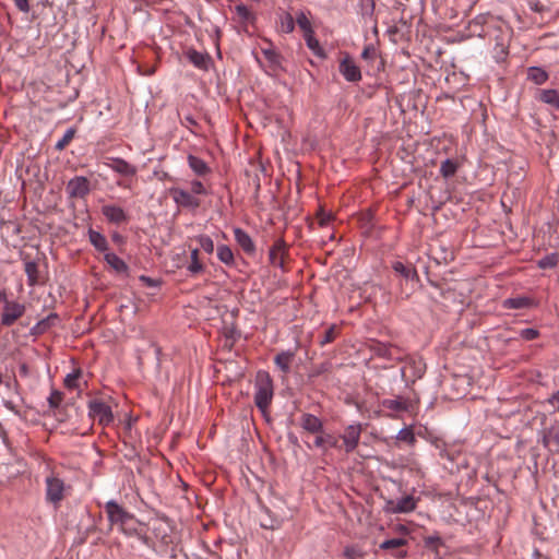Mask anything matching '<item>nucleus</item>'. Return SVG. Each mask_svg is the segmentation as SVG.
I'll use <instances>...</instances> for the list:
<instances>
[{
  "label": "nucleus",
  "mask_w": 559,
  "mask_h": 559,
  "mask_svg": "<svg viewBox=\"0 0 559 559\" xmlns=\"http://www.w3.org/2000/svg\"><path fill=\"white\" fill-rule=\"evenodd\" d=\"M197 241L206 253H212L214 251V242L210 236L201 235L197 237Z\"/></svg>",
  "instance_id": "49530a36"
},
{
  "label": "nucleus",
  "mask_w": 559,
  "mask_h": 559,
  "mask_svg": "<svg viewBox=\"0 0 559 559\" xmlns=\"http://www.w3.org/2000/svg\"><path fill=\"white\" fill-rule=\"evenodd\" d=\"M559 262V258H558V254L557 253H550V254H547L546 257L542 258L538 262H537V265L539 269H552L555 266H557Z\"/></svg>",
  "instance_id": "4c0bfd02"
},
{
  "label": "nucleus",
  "mask_w": 559,
  "mask_h": 559,
  "mask_svg": "<svg viewBox=\"0 0 559 559\" xmlns=\"http://www.w3.org/2000/svg\"><path fill=\"white\" fill-rule=\"evenodd\" d=\"M338 70L347 82L355 83L361 80V71L359 67L348 56L342 59Z\"/></svg>",
  "instance_id": "1a4fd4ad"
},
{
  "label": "nucleus",
  "mask_w": 559,
  "mask_h": 559,
  "mask_svg": "<svg viewBox=\"0 0 559 559\" xmlns=\"http://www.w3.org/2000/svg\"><path fill=\"white\" fill-rule=\"evenodd\" d=\"M3 404H4V406H5L9 411H11V412H13V413H15V414H17V413H19V411H17V406H16L12 401H4V402H3Z\"/></svg>",
  "instance_id": "6e6d98bb"
},
{
  "label": "nucleus",
  "mask_w": 559,
  "mask_h": 559,
  "mask_svg": "<svg viewBox=\"0 0 559 559\" xmlns=\"http://www.w3.org/2000/svg\"><path fill=\"white\" fill-rule=\"evenodd\" d=\"M142 280L150 282V278H146L145 276H142Z\"/></svg>",
  "instance_id": "338daca9"
},
{
  "label": "nucleus",
  "mask_w": 559,
  "mask_h": 559,
  "mask_svg": "<svg viewBox=\"0 0 559 559\" xmlns=\"http://www.w3.org/2000/svg\"><path fill=\"white\" fill-rule=\"evenodd\" d=\"M288 438L292 442L297 443V437L289 435Z\"/></svg>",
  "instance_id": "680f3d73"
},
{
  "label": "nucleus",
  "mask_w": 559,
  "mask_h": 559,
  "mask_svg": "<svg viewBox=\"0 0 559 559\" xmlns=\"http://www.w3.org/2000/svg\"><path fill=\"white\" fill-rule=\"evenodd\" d=\"M114 240H120V236L118 234L114 235Z\"/></svg>",
  "instance_id": "0e129e2a"
},
{
  "label": "nucleus",
  "mask_w": 559,
  "mask_h": 559,
  "mask_svg": "<svg viewBox=\"0 0 559 559\" xmlns=\"http://www.w3.org/2000/svg\"><path fill=\"white\" fill-rule=\"evenodd\" d=\"M417 502L412 495H407L397 500H388L385 511L389 513H408L416 509Z\"/></svg>",
  "instance_id": "0eeeda50"
},
{
  "label": "nucleus",
  "mask_w": 559,
  "mask_h": 559,
  "mask_svg": "<svg viewBox=\"0 0 559 559\" xmlns=\"http://www.w3.org/2000/svg\"><path fill=\"white\" fill-rule=\"evenodd\" d=\"M88 240L96 250L104 253L108 252V241L102 233L90 228Z\"/></svg>",
  "instance_id": "4be33fe9"
},
{
  "label": "nucleus",
  "mask_w": 559,
  "mask_h": 559,
  "mask_svg": "<svg viewBox=\"0 0 559 559\" xmlns=\"http://www.w3.org/2000/svg\"><path fill=\"white\" fill-rule=\"evenodd\" d=\"M538 99L552 108L559 110V91L549 88V90H540L538 94Z\"/></svg>",
  "instance_id": "5701e85b"
},
{
  "label": "nucleus",
  "mask_w": 559,
  "mask_h": 559,
  "mask_svg": "<svg viewBox=\"0 0 559 559\" xmlns=\"http://www.w3.org/2000/svg\"><path fill=\"white\" fill-rule=\"evenodd\" d=\"M274 396L273 380L269 372L260 370L254 380V404L265 415Z\"/></svg>",
  "instance_id": "f257e3e1"
},
{
  "label": "nucleus",
  "mask_w": 559,
  "mask_h": 559,
  "mask_svg": "<svg viewBox=\"0 0 559 559\" xmlns=\"http://www.w3.org/2000/svg\"><path fill=\"white\" fill-rule=\"evenodd\" d=\"M64 483L62 479L48 476L46 478V498L49 502L58 504L63 499Z\"/></svg>",
  "instance_id": "6e6552de"
},
{
  "label": "nucleus",
  "mask_w": 559,
  "mask_h": 559,
  "mask_svg": "<svg viewBox=\"0 0 559 559\" xmlns=\"http://www.w3.org/2000/svg\"><path fill=\"white\" fill-rule=\"evenodd\" d=\"M74 134L75 130L73 128L67 129L62 138L57 141L55 145L56 150L62 151L72 141Z\"/></svg>",
  "instance_id": "ea45409f"
},
{
  "label": "nucleus",
  "mask_w": 559,
  "mask_h": 559,
  "mask_svg": "<svg viewBox=\"0 0 559 559\" xmlns=\"http://www.w3.org/2000/svg\"><path fill=\"white\" fill-rule=\"evenodd\" d=\"M13 385L15 386V385H16V383L14 382V383H13ZM7 386H8V388H11V386H12V383L8 382V383H7Z\"/></svg>",
  "instance_id": "69168bd1"
},
{
  "label": "nucleus",
  "mask_w": 559,
  "mask_h": 559,
  "mask_svg": "<svg viewBox=\"0 0 559 559\" xmlns=\"http://www.w3.org/2000/svg\"><path fill=\"white\" fill-rule=\"evenodd\" d=\"M405 555H406V551H400V552L397 554V557H399V558H403V557H405Z\"/></svg>",
  "instance_id": "e2e57ef3"
},
{
  "label": "nucleus",
  "mask_w": 559,
  "mask_h": 559,
  "mask_svg": "<svg viewBox=\"0 0 559 559\" xmlns=\"http://www.w3.org/2000/svg\"><path fill=\"white\" fill-rule=\"evenodd\" d=\"M234 236L236 242L247 254H253L255 252V246L250 235L241 228L234 229Z\"/></svg>",
  "instance_id": "a211bd4d"
},
{
  "label": "nucleus",
  "mask_w": 559,
  "mask_h": 559,
  "mask_svg": "<svg viewBox=\"0 0 559 559\" xmlns=\"http://www.w3.org/2000/svg\"><path fill=\"white\" fill-rule=\"evenodd\" d=\"M369 53H370V48H369V47H367V48H365V49L362 50V52H361V57H362L364 59H367V58H369Z\"/></svg>",
  "instance_id": "052dcab7"
},
{
  "label": "nucleus",
  "mask_w": 559,
  "mask_h": 559,
  "mask_svg": "<svg viewBox=\"0 0 559 559\" xmlns=\"http://www.w3.org/2000/svg\"><path fill=\"white\" fill-rule=\"evenodd\" d=\"M335 338V326H330L324 331L322 338L320 340V344L323 346L328 343H331Z\"/></svg>",
  "instance_id": "8fccbe9b"
},
{
  "label": "nucleus",
  "mask_w": 559,
  "mask_h": 559,
  "mask_svg": "<svg viewBox=\"0 0 559 559\" xmlns=\"http://www.w3.org/2000/svg\"><path fill=\"white\" fill-rule=\"evenodd\" d=\"M105 510L111 525H119L120 530L127 535H133L136 532L138 521L134 515L115 500L107 501Z\"/></svg>",
  "instance_id": "f03ea898"
},
{
  "label": "nucleus",
  "mask_w": 559,
  "mask_h": 559,
  "mask_svg": "<svg viewBox=\"0 0 559 559\" xmlns=\"http://www.w3.org/2000/svg\"><path fill=\"white\" fill-rule=\"evenodd\" d=\"M520 336L525 341H533L539 336V332L536 329L527 328L520 331Z\"/></svg>",
  "instance_id": "09e8293b"
},
{
  "label": "nucleus",
  "mask_w": 559,
  "mask_h": 559,
  "mask_svg": "<svg viewBox=\"0 0 559 559\" xmlns=\"http://www.w3.org/2000/svg\"><path fill=\"white\" fill-rule=\"evenodd\" d=\"M188 165L192 169V171L198 176H204L207 173H210V167L207 166V164L198 156L189 155Z\"/></svg>",
  "instance_id": "b1692460"
},
{
  "label": "nucleus",
  "mask_w": 559,
  "mask_h": 559,
  "mask_svg": "<svg viewBox=\"0 0 559 559\" xmlns=\"http://www.w3.org/2000/svg\"><path fill=\"white\" fill-rule=\"evenodd\" d=\"M105 261L114 269L117 273H127L128 265L127 263L120 259L117 254L111 252H106L104 255Z\"/></svg>",
  "instance_id": "393cba45"
},
{
  "label": "nucleus",
  "mask_w": 559,
  "mask_h": 559,
  "mask_svg": "<svg viewBox=\"0 0 559 559\" xmlns=\"http://www.w3.org/2000/svg\"><path fill=\"white\" fill-rule=\"evenodd\" d=\"M79 372H72V373H68L66 379H64V384L67 388L69 389H74L76 388V381L79 379Z\"/></svg>",
  "instance_id": "3c124183"
},
{
  "label": "nucleus",
  "mask_w": 559,
  "mask_h": 559,
  "mask_svg": "<svg viewBox=\"0 0 559 559\" xmlns=\"http://www.w3.org/2000/svg\"><path fill=\"white\" fill-rule=\"evenodd\" d=\"M343 556L345 559H361L365 552L357 546H346Z\"/></svg>",
  "instance_id": "79ce46f5"
},
{
  "label": "nucleus",
  "mask_w": 559,
  "mask_h": 559,
  "mask_svg": "<svg viewBox=\"0 0 559 559\" xmlns=\"http://www.w3.org/2000/svg\"><path fill=\"white\" fill-rule=\"evenodd\" d=\"M0 300L3 301L4 304L9 301L4 289L0 290Z\"/></svg>",
  "instance_id": "bf43d9fd"
},
{
  "label": "nucleus",
  "mask_w": 559,
  "mask_h": 559,
  "mask_svg": "<svg viewBox=\"0 0 559 559\" xmlns=\"http://www.w3.org/2000/svg\"><path fill=\"white\" fill-rule=\"evenodd\" d=\"M67 192L71 198H84L90 193V181L86 177L76 176L68 182Z\"/></svg>",
  "instance_id": "9b49d317"
},
{
  "label": "nucleus",
  "mask_w": 559,
  "mask_h": 559,
  "mask_svg": "<svg viewBox=\"0 0 559 559\" xmlns=\"http://www.w3.org/2000/svg\"><path fill=\"white\" fill-rule=\"evenodd\" d=\"M285 254H286V243L283 239H277L269 252L270 263L275 267L284 270Z\"/></svg>",
  "instance_id": "ddd939ff"
},
{
  "label": "nucleus",
  "mask_w": 559,
  "mask_h": 559,
  "mask_svg": "<svg viewBox=\"0 0 559 559\" xmlns=\"http://www.w3.org/2000/svg\"><path fill=\"white\" fill-rule=\"evenodd\" d=\"M262 53L273 68H278L281 64V56L273 48H263Z\"/></svg>",
  "instance_id": "58836bf2"
},
{
  "label": "nucleus",
  "mask_w": 559,
  "mask_h": 559,
  "mask_svg": "<svg viewBox=\"0 0 559 559\" xmlns=\"http://www.w3.org/2000/svg\"><path fill=\"white\" fill-rule=\"evenodd\" d=\"M188 60L200 70H207L211 64V56L206 52H201L194 49L187 51Z\"/></svg>",
  "instance_id": "dca6fc26"
},
{
  "label": "nucleus",
  "mask_w": 559,
  "mask_h": 559,
  "mask_svg": "<svg viewBox=\"0 0 559 559\" xmlns=\"http://www.w3.org/2000/svg\"><path fill=\"white\" fill-rule=\"evenodd\" d=\"M436 448L439 450L440 457L448 459L449 461H454V454L449 452L444 444L443 445L436 444Z\"/></svg>",
  "instance_id": "864d4df0"
},
{
  "label": "nucleus",
  "mask_w": 559,
  "mask_h": 559,
  "mask_svg": "<svg viewBox=\"0 0 559 559\" xmlns=\"http://www.w3.org/2000/svg\"><path fill=\"white\" fill-rule=\"evenodd\" d=\"M295 23H297L300 29L304 32V36L314 33L311 22L305 12L300 11L296 15Z\"/></svg>",
  "instance_id": "473e14b6"
},
{
  "label": "nucleus",
  "mask_w": 559,
  "mask_h": 559,
  "mask_svg": "<svg viewBox=\"0 0 559 559\" xmlns=\"http://www.w3.org/2000/svg\"><path fill=\"white\" fill-rule=\"evenodd\" d=\"M56 319H57L56 314H49L47 318L38 321L36 323V325L32 329V331L34 333H43L50 326V322Z\"/></svg>",
  "instance_id": "a18cd8bd"
},
{
  "label": "nucleus",
  "mask_w": 559,
  "mask_h": 559,
  "mask_svg": "<svg viewBox=\"0 0 559 559\" xmlns=\"http://www.w3.org/2000/svg\"><path fill=\"white\" fill-rule=\"evenodd\" d=\"M382 406L386 409L396 413L404 412L407 409V403L401 397L383 400Z\"/></svg>",
  "instance_id": "2f4dec72"
},
{
  "label": "nucleus",
  "mask_w": 559,
  "mask_h": 559,
  "mask_svg": "<svg viewBox=\"0 0 559 559\" xmlns=\"http://www.w3.org/2000/svg\"><path fill=\"white\" fill-rule=\"evenodd\" d=\"M15 7L24 13H27L31 9L28 0H13Z\"/></svg>",
  "instance_id": "5fc2aeb1"
},
{
  "label": "nucleus",
  "mask_w": 559,
  "mask_h": 559,
  "mask_svg": "<svg viewBox=\"0 0 559 559\" xmlns=\"http://www.w3.org/2000/svg\"><path fill=\"white\" fill-rule=\"evenodd\" d=\"M20 372H21L23 376H27V373H28V367H27L25 364L21 365V366H20Z\"/></svg>",
  "instance_id": "13d9d810"
},
{
  "label": "nucleus",
  "mask_w": 559,
  "mask_h": 559,
  "mask_svg": "<svg viewBox=\"0 0 559 559\" xmlns=\"http://www.w3.org/2000/svg\"><path fill=\"white\" fill-rule=\"evenodd\" d=\"M280 31L289 34L295 29V20L289 13H284L280 17Z\"/></svg>",
  "instance_id": "e433bc0d"
},
{
  "label": "nucleus",
  "mask_w": 559,
  "mask_h": 559,
  "mask_svg": "<svg viewBox=\"0 0 559 559\" xmlns=\"http://www.w3.org/2000/svg\"><path fill=\"white\" fill-rule=\"evenodd\" d=\"M549 402L551 404L559 403V390L552 394V396L550 397Z\"/></svg>",
  "instance_id": "4d7b16f0"
},
{
  "label": "nucleus",
  "mask_w": 559,
  "mask_h": 559,
  "mask_svg": "<svg viewBox=\"0 0 559 559\" xmlns=\"http://www.w3.org/2000/svg\"><path fill=\"white\" fill-rule=\"evenodd\" d=\"M543 444L551 452L559 451V424H554L546 429L543 436Z\"/></svg>",
  "instance_id": "2eb2a0df"
},
{
  "label": "nucleus",
  "mask_w": 559,
  "mask_h": 559,
  "mask_svg": "<svg viewBox=\"0 0 559 559\" xmlns=\"http://www.w3.org/2000/svg\"><path fill=\"white\" fill-rule=\"evenodd\" d=\"M405 544L406 540L404 538H391L382 542L380 544V548L383 550L396 549L404 546Z\"/></svg>",
  "instance_id": "c03bdc74"
},
{
  "label": "nucleus",
  "mask_w": 559,
  "mask_h": 559,
  "mask_svg": "<svg viewBox=\"0 0 559 559\" xmlns=\"http://www.w3.org/2000/svg\"><path fill=\"white\" fill-rule=\"evenodd\" d=\"M169 193L174 202L181 207L195 210L200 206V201L189 191L173 187Z\"/></svg>",
  "instance_id": "423d86ee"
},
{
  "label": "nucleus",
  "mask_w": 559,
  "mask_h": 559,
  "mask_svg": "<svg viewBox=\"0 0 559 559\" xmlns=\"http://www.w3.org/2000/svg\"><path fill=\"white\" fill-rule=\"evenodd\" d=\"M362 425L359 423L348 425L344 432L341 435L343 445L346 453H352L358 445Z\"/></svg>",
  "instance_id": "39448f33"
},
{
  "label": "nucleus",
  "mask_w": 559,
  "mask_h": 559,
  "mask_svg": "<svg viewBox=\"0 0 559 559\" xmlns=\"http://www.w3.org/2000/svg\"><path fill=\"white\" fill-rule=\"evenodd\" d=\"M191 193L193 195H195V194H205L206 190H205V188H204V186H203V183L201 181L193 180L191 182Z\"/></svg>",
  "instance_id": "603ef678"
},
{
  "label": "nucleus",
  "mask_w": 559,
  "mask_h": 559,
  "mask_svg": "<svg viewBox=\"0 0 559 559\" xmlns=\"http://www.w3.org/2000/svg\"><path fill=\"white\" fill-rule=\"evenodd\" d=\"M24 271L27 276V284L29 286L37 285L39 282V271L37 263L35 261H26Z\"/></svg>",
  "instance_id": "bb28decb"
},
{
  "label": "nucleus",
  "mask_w": 559,
  "mask_h": 559,
  "mask_svg": "<svg viewBox=\"0 0 559 559\" xmlns=\"http://www.w3.org/2000/svg\"><path fill=\"white\" fill-rule=\"evenodd\" d=\"M105 165L123 177H133L138 173L136 166L120 157H108Z\"/></svg>",
  "instance_id": "9d476101"
},
{
  "label": "nucleus",
  "mask_w": 559,
  "mask_h": 559,
  "mask_svg": "<svg viewBox=\"0 0 559 559\" xmlns=\"http://www.w3.org/2000/svg\"><path fill=\"white\" fill-rule=\"evenodd\" d=\"M300 426L310 433H322L323 423L313 414L305 413L300 416Z\"/></svg>",
  "instance_id": "4468645a"
},
{
  "label": "nucleus",
  "mask_w": 559,
  "mask_h": 559,
  "mask_svg": "<svg viewBox=\"0 0 559 559\" xmlns=\"http://www.w3.org/2000/svg\"><path fill=\"white\" fill-rule=\"evenodd\" d=\"M307 47L319 58H325V51L313 34L304 36Z\"/></svg>",
  "instance_id": "7c9ffc66"
},
{
  "label": "nucleus",
  "mask_w": 559,
  "mask_h": 559,
  "mask_svg": "<svg viewBox=\"0 0 559 559\" xmlns=\"http://www.w3.org/2000/svg\"><path fill=\"white\" fill-rule=\"evenodd\" d=\"M417 377L421 378V371L420 370L418 371V376Z\"/></svg>",
  "instance_id": "774afa93"
},
{
  "label": "nucleus",
  "mask_w": 559,
  "mask_h": 559,
  "mask_svg": "<svg viewBox=\"0 0 559 559\" xmlns=\"http://www.w3.org/2000/svg\"><path fill=\"white\" fill-rule=\"evenodd\" d=\"M190 260L191 261H190L189 265L187 266V270L191 275H197L204 271V265L199 260V249L198 248L191 250Z\"/></svg>",
  "instance_id": "c85d7f7f"
},
{
  "label": "nucleus",
  "mask_w": 559,
  "mask_h": 559,
  "mask_svg": "<svg viewBox=\"0 0 559 559\" xmlns=\"http://www.w3.org/2000/svg\"><path fill=\"white\" fill-rule=\"evenodd\" d=\"M531 305L532 300L524 296L508 298L502 302L504 309H523L528 308Z\"/></svg>",
  "instance_id": "a878e982"
},
{
  "label": "nucleus",
  "mask_w": 559,
  "mask_h": 559,
  "mask_svg": "<svg viewBox=\"0 0 559 559\" xmlns=\"http://www.w3.org/2000/svg\"><path fill=\"white\" fill-rule=\"evenodd\" d=\"M359 13L364 19H371L374 12L373 0H358Z\"/></svg>",
  "instance_id": "c9c22d12"
},
{
  "label": "nucleus",
  "mask_w": 559,
  "mask_h": 559,
  "mask_svg": "<svg viewBox=\"0 0 559 559\" xmlns=\"http://www.w3.org/2000/svg\"><path fill=\"white\" fill-rule=\"evenodd\" d=\"M294 357H295V353L292 350L281 352L274 357V364L284 373H288L290 370V364H292Z\"/></svg>",
  "instance_id": "412c9836"
},
{
  "label": "nucleus",
  "mask_w": 559,
  "mask_h": 559,
  "mask_svg": "<svg viewBox=\"0 0 559 559\" xmlns=\"http://www.w3.org/2000/svg\"><path fill=\"white\" fill-rule=\"evenodd\" d=\"M459 163L454 159L447 158L441 163L440 174L443 178L448 179L455 175L459 169Z\"/></svg>",
  "instance_id": "c756f323"
},
{
  "label": "nucleus",
  "mask_w": 559,
  "mask_h": 559,
  "mask_svg": "<svg viewBox=\"0 0 559 559\" xmlns=\"http://www.w3.org/2000/svg\"><path fill=\"white\" fill-rule=\"evenodd\" d=\"M392 269L400 274L405 281H418V274L415 267L405 265L400 261H395L392 264Z\"/></svg>",
  "instance_id": "aec40b11"
},
{
  "label": "nucleus",
  "mask_w": 559,
  "mask_h": 559,
  "mask_svg": "<svg viewBox=\"0 0 559 559\" xmlns=\"http://www.w3.org/2000/svg\"><path fill=\"white\" fill-rule=\"evenodd\" d=\"M396 439L400 440V441H403V442H406L408 444H414L415 441H416V437L412 430V428H402L397 435H396Z\"/></svg>",
  "instance_id": "a19ab883"
},
{
  "label": "nucleus",
  "mask_w": 559,
  "mask_h": 559,
  "mask_svg": "<svg viewBox=\"0 0 559 559\" xmlns=\"http://www.w3.org/2000/svg\"><path fill=\"white\" fill-rule=\"evenodd\" d=\"M47 401L51 408H57L62 402V393L57 390H53L51 391Z\"/></svg>",
  "instance_id": "de8ad7c7"
},
{
  "label": "nucleus",
  "mask_w": 559,
  "mask_h": 559,
  "mask_svg": "<svg viewBox=\"0 0 559 559\" xmlns=\"http://www.w3.org/2000/svg\"><path fill=\"white\" fill-rule=\"evenodd\" d=\"M425 546L438 554V548L443 546V540L437 534L430 535L425 538Z\"/></svg>",
  "instance_id": "37998d69"
},
{
  "label": "nucleus",
  "mask_w": 559,
  "mask_h": 559,
  "mask_svg": "<svg viewBox=\"0 0 559 559\" xmlns=\"http://www.w3.org/2000/svg\"><path fill=\"white\" fill-rule=\"evenodd\" d=\"M487 21L486 15H477L473 21L468 24V29L471 31V35L478 36L480 38L485 37V34L481 31H478Z\"/></svg>",
  "instance_id": "72a5a7b5"
},
{
  "label": "nucleus",
  "mask_w": 559,
  "mask_h": 559,
  "mask_svg": "<svg viewBox=\"0 0 559 559\" xmlns=\"http://www.w3.org/2000/svg\"><path fill=\"white\" fill-rule=\"evenodd\" d=\"M217 258L226 265H231L234 263V253L228 246L221 245L217 247Z\"/></svg>",
  "instance_id": "f704fd0d"
},
{
  "label": "nucleus",
  "mask_w": 559,
  "mask_h": 559,
  "mask_svg": "<svg viewBox=\"0 0 559 559\" xmlns=\"http://www.w3.org/2000/svg\"><path fill=\"white\" fill-rule=\"evenodd\" d=\"M234 11L236 13L237 21L241 25L243 32H248L249 25H255L258 20L257 14L252 10H250L246 4L239 3L235 5Z\"/></svg>",
  "instance_id": "f8f14e48"
},
{
  "label": "nucleus",
  "mask_w": 559,
  "mask_h": 559,
  "mask_svg": "<svg viewBox=\"0 0 559 559\" xmlns=\"http://www.w3.org/2000/svg\"><path fill=\"white\" fill-rule=\"evenodd\" d=\"M102 213L106 217V219L114 224H120L127 221V214L124 211L117 205H104L102 207Z\"/></svg>",
  "instance_id": "f3484780"
},
{
  "label": "nucleus",
  "mask_w": 559,
  "mask_h": 559,
  "mask_svg": "<svg viewBox=\"0 0 559 559\" xmlns=\"http://www.w3.org/2000/svg\"><path fill=\"white\" fill-rule=\"evenodd\" d=\"M338 440L331 433L319 435L313 441V445L307 444L309 449L317 448L325 452L328 448H337Z\"/></svg>",
  "instance_id": "6ab92c4d"
},
{
  "label": "nucleus",
  "mask_w": 559,
  "mask_h": 559,
  "mask_svg": "<svg viewBox=\"0 0 559 559\" xmlns=\"http://www.w3.org/2000/svg\"><path fill=\"white\" fill-rule=\"evenodd\" d=\"M527 78L537 85L544 84L548 80V73L539 67H531L527 70Z\"/></svg>",
  "instance_id": "cd10ccee"
},
{
  "label": "nucleus",
  "mask_w": 559,
  "mask_h": 559,
  "mask_svg": "<svg viewBox=\"0 0 559 559\" xmlns=\"http://www.w3.org/2000/svg\"><path fill=\"white\" fill-rule=\"evenodd\" d=\"M25 310V305L19 301H7L3 305V311L1 313V324L3 326H11L15 321L24 316Z\"/></svg>",
  "instance_id": "20e7f679"
},
{
  "label": "nucleus",
  "mask_w": 559,
  "mask_h": 559,
  "mask_svg": "<svg viewBox=\"0 0 559 559\" xmlns=\"http://www.w3.org/2000/svg\"><path fill=\"white\" fill-rule=\"evenodd\" d=\"M88 416L97 420L102 426H108L114 421L111 407L99 400H94L88 403Z\"/></svg>",
  "instance_id": "7ed1b4c3"
}]
</instances>
